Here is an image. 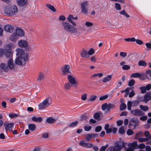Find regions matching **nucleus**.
Returning <instances> with one entry per match:
<instances>
[{"instance_id": "1", "label": "nucleus", "mask_w": 151, "mask_h": 151, "mask_svg": "<svg viewBox=\"0 0 151 151\" xmlns=\"http://www.w3.org/2000/svg\"><path fill=\"white\" fill-rule=\"evenodd\" d=\"M62 25L64 30L69 33L73 34L75 35L77 34H79L78 32V29L70 24L68 22H62Z\"/></svg>"}, {"instance_id": "2", "label": "nucleus", "mask_w": 151, "mask_h": 151, "mask_svg": "<svg viewBox=\"0 0 151 151\" xmlns=\"http://www.w3.org/2000/svg\"><path fill=\"white\" fill-rule=\"evenodd\" d=\"M4 13L9 16H14L18 12V9L16 5L7 6L4 8Z\"/></svg>"}, {"instance_id": "3", "label": "nucleus", "mask_w": 151, "mask_h": 151, "mask_svg": "<svg viewBox=\"0 0 151 151\" xmlns=\"http://www.w3.org/2000/svg\"><path fill=\"white\" fill-rule=\"evenodd\" d=\"M51 103L50 98L49 97H47L38 105V109L40 110L44 109L49 106Z\"/></svg>"}, {"instance_id": "4", "label": "nucleus", "mask_w": 151, "mask_h": 151, "mask_svg": "<svg viewBox=\"0 0 151 151\" xmlns=\"http://www.w3.org/2000/svg\"><path fill=\"white\" fill-rule=\"evenodd\" d=\"M28 59V56L24 55L23 56H18L15 60V63L18 65H21L24 64L26 62V60Z\"/></svg>"}, {"instance_id": "5", "label": "nucleus", "mask_w": 151, "mask_h": 151, "mask_svg": "<svg viewBox=\"0 0 151 151\" xmlns=\"http://www.w3.org/2000/svg\"><path fill=\"white\" fill-rule=\"evenodd\" d=\"M68 79L69 82L73 85L74 88L78 86V81L77 78L75 76H68Z\"/></svg>"}, {"instance_id": "6", "label": "nucleus", "mask_w": 151, "mask_h": 151, "mask_svg": "<svg viewBox=\"0 0 151 151\" xmlns=\"http://www.w3.org/2000/svg\"><path fill=\"white\" fill-rule=\"evenodd\" d=\"M109 124H106L104 127V129L106 131V133L109 134L112 132L113 134L116 133L117 129L116 127L111 126L109 128Z\"/></svg>"}, {"instance_id": "7", "label": "nucleus", "mask_w": 151, "mask_h": 151, "mask_svg": "<svg viewBox=\"0 0 151 151\" xmlns=\"http://www.w3.org/2000/svg\"><path fill=\"white\" fill-rule=\"evenodd\" d=\"M131 114L134 116H140L145 115V113L140 109H135L130 111Z\"/></svg>"}, {"instance_id": "8", "label": "nucleus", "mask_w": 151, "mask_h": 151, "mask_svg": "<svg viewBox=\"0 0 151 151\" xmlns=\"http://www.w3.org/2000/svg\"><path fill=\"white\" fill-rule=\"evenodd\" d=\"M4 126L6 131H11L14 127V123L12 122L9 123L5 122L4 124Z\"/></svg>"}, {"instance_id": "9", "label": "nucleus", "mask_w": 151, "mask_h": 151, "mask_svg": "<svg viewBox=\"0 0 151 151\" xmlns=\"http://www.w3.org/2000/svg\"><path fill=\"white\" fill-rule=\"evenodd\" d=\"M81 12L85 14H87L88 11V2L85 1L82 2L81 4Z\"/></svg>"}, {"instance_id": "10", "label": "nucleus", "mask_w": 151, "mask_h": 151, "mask_svg": "<svg viewBox=\"0 0 151 151\" xmlns=\"http://www.w3.org/2000/svg\"><path fill=\"white\" fill-rule=\"evenodd\" d=\"M79 145L82 147L87 148H90L93 147V145L90 143L85 142L84 140H81L79 143Z\"/></svg>"}, {"instance_id": "11", "label": "nucleus", "mask_w": 151, "mask_h": 151, "mask_svg": "<svg viewBox=\"0 0 151 151\" xmlns=\"http://www.w3.org/2000/svg\"><path fill=\"white\" fill-rule=\"evenodd\" d=\"M70 66L68 65H64V67L61 68V70L63 72L62 74L66 75L67 73H69V69Z\"/></svg>"}, {"instance_id": "12", "label": "nucleus", "mask_w": 151, "mask_h": 151, "mask_svg": "<svg viewBox=\"0 0 151 151\" xmlns=\"http://www.w3.org/2000/svg\"><path fill=\"white\" fill-rule=\"evenodd\" d=\"M151 76V70H147L145 72H141L139 73H135L132 74L131 76Z\"/></svg>"}, {"instance_id": "13", "label": "nucleus", "mask_w": 151, "mask_h": 151, "mask_svg": "<svg viewBox=\"0 0 151 151\" xmlns=\"http://www.w3.org/2000/svg\"><path fill=\"white\" fill-rule=\"evenodd\" d=\"M122 147L121 146L118 145H115L114 147H109L106 151H120Z\"/></svg>"}, {"instance_id": "14", "label": "nucleus", "mask_w": 151, "mask_h": 151, "mask_svg": "<svg viewBox=\"0 0 151 151\" xmlns=\"http://www.w3.org/2000/svg\"><path fill=\"white\" fill-rule=\"evenodd\" d=\"M18 44L19 46L21 47L27 48L28 46L27 41L24 40H19Z\"/></svg>"}, {"instance_id": "15", "label": "nucleus", "mask_w": 151, "mask_h": 151, "mask_svg": "<svg viewBox=\"0 0 151 151\" xmlns=\"http://www.w3.org/2000/svg\"><path fill=\"white\" fill-rule=\"evenodd\" d=\"M7 64L9 69L13 70L14 69L15 65L14 64L12 59L10 58L8 61Z\"/></svg>"}, {"instance_id": "16", "label": "nucleus", "mask_w": 151, "mask_h": 151, "mask_svg": "<svg viewBox=\"0 0 151 151\" xmlns=\"http://www.w3.org/2000/svg\"><path fill=\"white\" fill-rule=\"evenodd\" d=\"M4 29L8 32L12 33L14 30V27L12 25L8 24L4 26Z\"/></svg>"}, {"instance_id": "17", "label": "nucleus", "mask_w": 151, "mask_h": 151, "mask_svg": "<svg viewBox=\"0 0 151 151\" xmlns=\"http://www.w3.org/2000/svg\"><path fill=\"white\" fill-rule=\"evenodd\" d=\"M16 54L18 56H23L24 55V50L22 48H17L16 50Z\"/></svg>"}, {"instance_id": "18", "label": "nucleus", "mask_w": 151, "mask_h": 151, "mask_svg": "<svg viewBox=\"0 0 151 151\" xmlns=\"http://www.w3.org/2000/svg\"><path fill=\"white\" fill-rule=\"evenodd\" d=\"M27 0H17V5L20 7L26 6Z\"/></svg>"}, {"instance_id": "19", "label": "nucleus", "mask_w": 151, "mask_h": 151, "mask_svg": "<svg viewBox=\"0 0 151 151\" xmlns=\"http://www.w3.org/2000/svg\"><path fill=\"white\" fill-rule=\"evenodd\" d=\"M1 71L7 72L9 70V68L6 63H3L1 64Z\"/></svg>"}, {"instance_id": "20", "label": "nucleus", "mask_w": 151, "mask_h": 151, "mask_svg": "<svg viewBox=\"0 0 151 151\" xmlns=\"http://www.w3.org/2000/svg\"><path fill=\"white\" fill-rule=\"evenodd\" d=\"M151 92H149L145 95L143 101L147 103L149 100H151Z\"/></svg>"}, {"instance_id": "21", "label": "nucleus", "mask_w": 151, "mask_h": 151, "mask_svg": "<svg viewBox=\"0 0 151 151\" xmlns=\"http://www.w3.org/2000/svg\"><path fill=\"white\" fill-rule=\"evenodd\" d=\"M98 135V134L96 133L87 134L86 136V139L88 141L90 140L91 138L96 137Z\"/></svg>"}, {"instance_id": "22", "label": "nucleus", "mask_w": 151, "mask_h": 151, "mask_svg": "<svg viewBox=\"0 0 151 151\" xmlns=\"http://www.w3.org/2000/svg\"><path fill=\"white\" fill-rule=\"evenodd\" d=\"M16 33L18 36L20 37L23 36L24 35V33L23 30L19 28L16 29Z\"/></svg>"}, {"instance_id": "23", "label": "nucleus", "mask_w": 151, "mask_h": 151, "mask_svg": "<svg viewBox=\"0 0 151 151\" xmlns=\"http://www.w3.org/2000/svg\"><path fill=\"white\" fill-rule=\"evenodd\" d=\"M8 50V49H5L4 55L6 57L9 58L12 56V53L11 50Z\"/></svg>"}, {"instance_id": "24", "label": "nucleus", "mask_w": 151, "mask_h": 151, "mask_svg": "<svg viewBox=\"0 0 151 151\" xmlns=\"http://www.w3.org/2000/svg\"><path fill=\"white\" fill-rule=\"evenodd\" d=\"M49 9L51 10L53 12H55L56 11V9L55 8L54 6L49 4L45 5Z\"/></svg>"}, {"instance_id": "25", "label": "nucleus", "mask_w": 151, "mask_h": 151, "mask_svg": "<svg viewBox=\"0 0 151 151\" xmlns=\"http://www.w3.org/2000/svg\"><path fill=\"white\" fill-rule=\"evenodd\" d=\"M138 121V120L134 119H132L130 121L129 125L136 126L137 125Z\"/></svg>"}, {"instance_id": "26", "label": "nucleus", "mask_w": 151, "mask_h": 151, "mask_svg": "<svg viewBox=\"0 0 151 151\" xmlns=\"http://www.w3.org/2000/svg\"><path fill=\"white\" fill-rule=\"evenodd\" d=\"M18 38V35L16 33H13L10 37L11 40L14 42H16Z\"/></svg>"}, {"instance_id": "27", "label": "nucleus", "mask_w": 151, "mask_h": 151, "mask_svg": "<svg viewBox=\"0 0 151 151\" xmlns=\"http://www.w3.org/2000/svg\"><path fill=\"white\" fill-rule=\"evenodd\" d=\"M32 119L34 122H40L42 121V118L40 117H36L33 116L32 118Z\"/></svg>"}, {"instance_id": "28", "label": "nucleus", "mask_w": 151, "mask_h": 151, "mask_svg": "<svg viewBox=\"0 0 151 151\" xmlns=\"http://www.w3.org/2000/svg\"><path fill=\"white\" fill-rule=\"evenodd\" d=\"M81 56L83 58H87L89 57L87 50H83L81 53Z\"/></svg>"}, {"instance_id": "29", "label": "nucleus", "mask_w": 151, "mask_h": 151, "mask_svg": "<svg viewBox=\"0 0 151 151\" xmlns=\"http://www.w3.org/2000/svg\"><path fill=\"white\" fill-rule=\"evenodd\" d=\"M137 141H134L132 143H129L128 144V146L129 147H131L134 149L137 145Z\"/></svg>"}, {"instance_id": "30", "label": "nucleus", "mask_w": 151, "mask_h": 151, "mask_svg": "<svg viewBox=\"0 0 151 151\" xmlns=\"http://www.w3.org/2000/svg\"><path fill=\"white\" fill-rule=\"evenodd\" d=\"M111 78V76H105L102 78V81L104 83H106L110 81Z\"/></svg>"}, {"instance_id": "31", "label": "nucleus", "mask_w": 151, "mask_h": 151, "mask_svg": "<svg viewBox=\"0 0 151 151\" xmlns=\"http://www.w3.org/2000/svg\"><path fill=\"white\" fill-rule=\"evenodd\" d=\"M72 18V15L70 14L69 15L67 18V19L68 20V21L69 22L71 23L73 26H76V24L73 21Z\"/></svg>"}, {"instance_id": "32", "label": "nucleus", "mask_w": 151, "mask_h": 151, "mask_svg": "<svg viewBox=\"0 0 151 151\" xmlns=\"http://www.w3.org/2000/svg\"><path fill=\"white\" fill-rule=\"evenodd\" d=\"M56 121V119L52 117L47 118L46 119L47 122L49 124H52L54 123Z\"/></svg>"}, {"instance_id": "33", "label": "nucleus", "mask_w": 151, "mask_h": 151, "mask_svg": "<svg viewBox=\"0 0 151 151\" xmlns=\"http://www.w3.org/2000/svg\"><path fill=\"white\" fill-rule=\"evenodd\" d=\"M143 133L141 131H139L137 132L135 135L134 137V139H137L140 138V137H142L143 136Z\"/></svg>"}, {"instance_id": "34", "label": "nucleus", "mask_w": 151, "mask_h": 151, "mask_svg": "<svg viewBox=\"0 0 151 151\" xmlns=\"http://www.w3.org/2000/svg\"><path fill=\"white\" fill-rule=\"evenodd\" d=\"M29 129L31 131L35 130L36 127V125L34 124H29L28 125Z\"/></svg>"}, {"instance_id": "35", "label": "nucleus", "mask_w": 151, "mask_h": 151, "mask_svg": "<svg viewBox=\"0 0 151 151\" xmlns=\"http://www.w3.org/2000/svg\"><path fill=\"white\" fill-rule=\"evenodd\" d=\"M138 65L140 66L145 67L147 65V63L145 61L143 60H140L139 62Z\"/></svg>"}, {"instance_id": "36", "label": "nucleus", "mask_w": 151, "mask_h": 151, "mask_svg": "<svg viewBox=\"0 0 151 151\" xmlns=\"http://www.w3.org/2000/svg\"><path fill=\"white\" fill-rule=\"evenodd\" d=\"M139 108L141 110L145 111H147L149 109L147 106L141 105L139 106Z\"/></svg>"}, {"instance_id": "37", "label": "nucleus", "mask_w": 151, "mask_h": 151, "mask_svg": "<svg viewBox=\"0 0 151 151\" xmlns=\"http://www.w3.org/2000/svg\"><path fill=\"white\" fill-rule=\"evenodd\" d=\"M119 13L121 14L127 18H129L130 16L126 12L125 10H124L119 12Z\"/></svg>"}, {"instance_id": "38", "label": "nucleus", "mask_w": 151, "mask_h": 151, "mask_svg": "<svg viewBox=\"0 0 151 151\" xmlns=\"http://www.w3.org/2000/svg\"><path fill=\"white\" fill-rule=\"evenodd\" d=\"M114 106L111 104H107L106 110L107 112H109L111 108H114Z\"/></svg>"}, {"instance_id": "39", "label": "nucleus", "mask_w": 151, "mask_h": 151, "mask_svg": "<svg viewBox=\"0 0 151 151\" xmlns=\"http://www.w3.org/2000/svg\"><path fill=\"white\" fill-rule=\"evenodd\" d=\"M71 84L70 85V83H65L64 85V88L65 90H68L70 89L71 87Z\"/></svg>"}, {"instance_id": "40", "label": "nucleus", "mask_w": 151, "mask_h": 151, "mask_svg": "<svg viewBox=\"0 0 151 151\" xmlns=\"http://www.w3.org/2000/svg\"><path fill=\"white\" fill-rule=\"evenodd\" d=\"M14 46V44L12 43H10L7 45L5 47V49H8V50H11V49L12 47Z\"/></svg>"}, {"instance_id": "41", "label": "nucleus", "mask_w": 151, "mask_h": 151, "mask_svg": "<svg viewBox=\"0 0 151 151\" xmlns=\"http://www.w3.org/2000/svg\"><path fill=\"white\" fill-rule=\"evenodd\" d=\"M132 103L131 101H128L127 102V109L129 110H132Z\"/></svg>"}, {"instance_id": "42", "label": "nucleus", "mask_w": 151, "mask_h": 151, "mask_svg": "<svg viewBox=\"0 0 151 151\" xmlns=\"http://www.w3.org/2000/svg\"><path fill=\"white\" fill-rule=\"evenodd\" d=\"M135 78H137L140 80L143 81L147 79V76H133Z\"/></svg>"}, {"instance_id": "43", "label": "nucleus", "mask_w": 151, "mask_h": 151, "mask_svg": "<svg viewBox=\"0 0 151 151\" xmlns=\"http://www.w3.org/2000/svg\"><path fill=\"white\" fill-rule=\"evenodd\" d=\"M124 40L127 42H134L136 40V39L134 37L131 38H127L124 39Z\"/></svg>"}, {"instance_id": "44", "label": "nucleus", "mask_w": 151, "mask_h": 151, "mask_svg": "<svg viewBox=\"0 0 151 151\" xmlns=\"http://www.w3.org/2000/svg\"><path fill=\"white\" fill-rule=\"evenodd\" d=\"M126 108V105L124 103L122 104L120 106V110L121 111L123 110Z\"/></svg>"}, {"instance_id": "45", "label": "nucleus", "mask_w": 151, "mask_h": 151, "mask_svg": "<svg viewBox=\"0 0 151 151\" xmlns=\"http://www.w3.org/2000/svg\"><path fill=\"white\" fill-rule=\"evenodd\" d=\"M78 122L76 121L71 123L69 125V127H76L78 124Z\"/></svg>"}, {"instance_id": "46", "label": "nucleus", "mask_w": 151, "mask_h": 151, "mask_svg": "<svg viewBox=\"0 0 151 151\" xmlns=\"http://www.w3.org/2000/svg\"><path fill=\"white\" fill-rule=\"evenodd\" d=\"M92 127L90 126H86L84 127V130L86 131H88L91 129Z\"/></svg>"}, {"instance_id": "47", "label": "nucleus", "mask_w": 151, "mask_h": 151, "mask_svg": "<svg viewBox=\"0 0 151 151\" xmlns=\"http://www.w3.org/2000/svg\"><path fill=\"white\" fill-rule=\"evenodd\" d=\"M9 117L11 118H15L17 116V115L15 113H12L9 114Z\"/></svg>"}, {"instance_id": "48", "label": "nucleus", "mask_w": 151, "mask_h": 151, "mask_svg": "<svg viewBox=\"0 0 151 151\" xmlns=\"http://www.w3.org/2000/svg\"><path fill=\"white\" fill-rule=\"evenodd\" d=\"M108 146V145L106 144L105 146L101 147L99 151H105L106 149L107 148Z\"/></svg>"}, {"instance_id": "49", "label": "nucleus", "mask_w": 151, "mask_h": 151, "mask_svg": "<svg viewBox=\"0 0 151 151\" xmlns=\"http://www.w3.org/2000/svg\"><path fill=\"white\" fill-rule=\"evenodd\" d=\"M139 89L141 90V92L142 93H145L147 91L145 88V86L140 87L139 88Z\"/></svg>"}, {"instance_id": "50", "label": "nucleus", "mask_w": 151, "mask_h": 151, "mask_svg": "<svg viewBox=\"0 0 151 151\" xmlns=\"http://www.w3.org/2000/svg\"><path fill=\"white\" fill-rule=\"evenodd\" d=\"M115 7L117 10H120L121 9V6L120 5L117 3L115 4Z\"/></svg>"}, {"instance_id": "51", "label": "nucleus", "mask_w": 151, "mask_h": 151, "mask_svg": "<svg viewBox=\"0 0 151 151\" xmlns=\"http://www.w3.org/2000/svg\"><path fill=\"white\" fill-rule=\"evenodd\" d=\"M119 132L120 134H122L124 133V127L123 126L121 127L119 129Z\"/></svg>"}, {"instance_id": "52", "label": "nucleus", "mask_w": 151, "mask_h": 151, "mask_svg": "<svg viewBox=\"0 0 151 151\" xmlns=\"http://www.w3.org/2000/svg\"><path fill=\"white\" fill-rule=\"evenodd\" d=\"M102 129V127L101 126H97L96 127L95 131L96 132H100Z\"/></svg>"}, {"instance_id": "53", "label": "nucleus", "mask_w": 151, "mask_h": 151, "mask_svg": "<svg viewBox=\"0 0 151 151\" xmlns=\"http://www.w3.org/2000/svg\"><path fill=\"white\" fill-rule=\"evenodd\" d=\"M138 141L140 142H143L147 141V139L146 138H139L138 139Z\"/></svg>"}, {"instance_id": "54", "label": "nucleus", "mask_w": 151, "mask_h": 151, "mask_svg": "<svg viewBox=\"0 0 151 151\" xmlns=\"http://www.w3.org/2000/svg\"><path fill=\"white\" fill-rule=\"evenodd\" d=\"M132 106H137L139 104V102L138 101H133L132 102Z\"/></svg>"}, {"instance_id": "55", "label": "nucleus", "mask_w": 151, "mask_h": 151, "mask_svg": "<svg viewBox=\"0 0 151 151\" xmlns=\"http://www.w3.org/2000/svg\"><path fill=\"white\" fill-rule=\"evenodd\" d=\"M127 133L128 135H130L133 134H134V132L132 130L129 129L127 131Z\"/></svg>"}, {"instance_id": "56", "label": "nucleus", "mask_w": 151, "mask_h": 151, "mask_svg": "<svg viewBox=\"0 0 151 151\" xmlns=\"http://www.w3.org/2000/svg\"><path fill=\"white\" fill-rule=\"evenodd\" d=\"M88 55H91L93 54L94 53V50L93 49H91L88 52Z\"/></svg>"}, {"instance_id": "57", "label": "nucleus", "mask_w": 151, "mask_h": 151, "mask_svg": "<svg viewBox=\"0 0 151 151\" xmlns=\"http://www.w3.org/2000/svg\"><path fill=\"white\" fill-rule=\"evenodd\" d=\"M130 67L128 65H124L122 67V68L124 70H128L129 69Z\"/></svg>"}, {"instance_id": "58", "label": "nucleus", "mask_w": 151, "mask_h": 151, "mask_svg": "<svg viewBox=\"0 0 151 151\" xmlns=\"http://www.w3.org/2000/svg\"><path fill=\"white\" fill-rule=\"evenodd\" d=\"M87 94L86 93L83 94L81 97L83 101H85L87 99Z\"/></svg>"}, {"instance_id": "59", "label": "nucleus", "mask_w": 151, "mask_h": 151, "mask_svg": "<svg viewBox=\"0 0 151 151\" xmlns=\"http://www.w3.org/2000/svg\"><path fill=\"white\" fill-rule=\"evenodd\" d=\"M96 98V96L95 95H91L90 98L89 99L90 101H94Z\"/></svg>"}, {"instance_id": "60", "label": "nucleus", "mask_w": 151, "mask_h": 151, "mask_svg": "<svg viewBox=\"0 0 151 151\" xmlns=\"http://www.w3.org/2000/svg\"><path fill=\"white\" fill-rule=\"evenodd\" d=\"M134 81L133 80H131L128 83L129 86H132L134 85Z\"/></svg>"}, {"instance_id": "61", "label": "nucleus", "mask_w": 151, "mask_h": 151, "mask_svg": "<svg viewBox=\"0 0 151 151\" xmlns=\"http://www.w3.org/2000/svg\"><path fill=\"white\" fill-rule=\"evenodd\" d=\"M100 117V114L99 113H96L94 115V117L96 119H98Z\"/></svg>"}, {"instance_id": "62", "label": "nucleus", "mask_w": 151, "mask_h": 151, "mask_svg": "<svg viewBox=\"0 0 151 151\" xmlns=\"http://www.w3.org/2000/svg\"><path fill=\"white\" fill-rule=\"evenodd\" d=\"M145 135L146 137L148 138H150V133L148 131H146L145 132Z\"/></svg>"}, {"instance_id": "63", "label": "nucleus", "mask_w": 151, "mask_h": 151, "mask_svg": "<svg viewBox=\"0 0 151 151\" xmlns=\"http://www.w3.org/2000/svg\"><path fill=\"white\" fill-rule=\"evenodd\" d=\"M145 45L149 49H151V41L149 42L146 43Z\"/></svg>"}, {"instance_id": "64", "label": "nucleus", "mask_w": 151, "mask_h": 151, "mask_svg": "<svg viewBox=\"0 0 151 151\" xmlns=\"http://www.w3.org/2000/svg\"><path fill=\"white\" fill-rule=\"evenodd\" d=\"M85 25L87 27H91L93 25V24L91 22H86L85 23Z\"/></svg>"}]
</instances>
